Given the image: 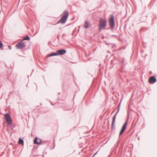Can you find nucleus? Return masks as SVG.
<instances>
[{
    "label": "nucleus",
    "mask_w": 157,
    "mask_h": 157,
    "mask_svg": "<svg viewBox=\"0 0 157 157\" xmlns=\"http://www.w3.org/2000/svg\"><path fill=\"white\" fill-rule=\"evenodd\" d=\"M68 16V12L65 11L63 15V16L60 20V23L62 24L64 23L67 21Z\"/></svg>",
    "instance_id": "f03ea898"
},
{
    "label": "nucleus",
    "mask_w": 157,
    "mask_h": 157,
    "mask_svg": "<svg viewBox=\"0 0 157 157\" xmlns=\"http://www.w3.org/2000/svg\"><path fill=\"white\" fill-rule=\"evenodd\" d=\"M57 55H58V54H57L56 53H52V54H50V55H49L48 56L50 57V56H57Z\"/></svg>",
    "instance_id": "ddd939ff"
},
{
    "label": "nucleus",
    "mask_w": 157,
    "mask_h": 157,
    "mask_svg": "<svg viewBox=\"0 0 157 157\" xmlns=\"http://www.w3.org/2000/svg\"><path fill=\"white\" fill-rule=\"evenodd\" d=\"M109 24L111 27L113 28L114 26V17L113 16L111 15L109 20Z\"/></svg>",
    "instance_id": "20e7f679"
},
{
    "label": "nucleus",
    "mask_w": 157,
    "mask_h": 157,
    "mask_svg": "<svg viewBox=\"0 0 157 157\" xmlns=\"http://www.w3.org/2000/svg\"><path fill=\"white\" fill-rule=\"evenodd\" d=\"M89 23L88 22H86L85 23L84 27L85 29H87L89 27Z\"/></svg>",
    "instance_id": "9b49d317"
},
{
    "label": "nucleus",
    "mask_w": 157,
    "mask_h": 157,
    "mask_svg": "<svg viewBox=\"0 0 157 157\" xmlns=\"http://www.w3.org/2000/svg\"><path fill=\"white\" fill-rule=\"evenodd\" d=\"M156 79L154 76L151 77L148 80V82L150 84H153L156 82Z\"/></svg>",
    "instance_id": "423d86ee"
},
{
    "label": "nucleus",
    "mask_w": 157,
    "mask_h": 157,
    "mask_svg": "<svg viewBox=\"0 0 157 157\" xmlns=\"http://www.w3.org/2000/svg\"><path fill=\"white\" fill-rule=\"evenodd\" d=\"M57 53L58 55H62L65 54L66 53V51L64 49H61L57 51Z\"/></svg>",
    "instance_id": "6e6552de"
},
{
    "label": "nucleus",
    "mask_w": 157,
    "mask_h": 157,
    "mask_svg": "<svg viewBox=\"0 0 157 157\" xmlns=\"http://www.w3.org/2000/svg\"><path fill=\"white\" fill-rule=\"evenodd\" d=\"M97 154V152L95 154H94V155L93 156H94V155H96V154Z\"/></svg>",
    "instance_id": "f3484780"
},
{
    "label": "nucleus",
    "mask_w": 157,
    "mask_h": 157,
    "mask_svg": "<svg viewBox=\"0 0 157 157\" xmlns=\"http://www.w3.org/2000/svg\"><path fill=\"white\" fill-rule=\"evenodd\" d=\"M5 119L8 124L9 125H11L12 123V121L10 115L8 113H6L5 114Z\"/></svg>",
    "instance_id": "7ed1b4c3"
},
{
    "label": "nucleus",
    "mask_w": 157,
    "mask_h": 157,
    "mask_svg": "<svg viewBox=\"0 0 157 157\" xmlns=\"http://www.w3.org/2000/svg\"><path fill=\"white\" fill-rule=\"evenodd\" d=\"M107 22L105 19L100 18L99 23V30L101 31L102 30L105 29L106 26Z\"/></svg>",
    "instance_id": "f257e3e1"
},
{
    "label": "nucleus",
    "mask_w": 157,
    "mask_h": 157,
    "mask_svg": "<svg viewBox=\"0 0 157 157\" xmlns=\"http://www.w3.org/2000/svg\"><path fill=\"white\" fill-rule=\"evenodd\" d=\"M30 38L28 36H26L23 39V40H29Z\"/></svg>",
    "instance_id": "4468645a"
},
{
    "label": "nucleus",
    "mask_w": 157,
    "mask_h": 157,
    "mask_svg": "<svg viewBox=\"0 0 157 157\" xmlns=\"http://www.w3.org/2000/svg\"><path fill=\"white\" fill-rule=\"evenodd\" d=\"M8 48H9V49L10 50L11 49V46H10V45H8Z\"/></svg>",
    "instance_id": "dca6fc26"
},
{
    "label": "nucleus",
    "mask_w": 157,
    "mask_h": 157,
    "mask_svg": "<svg viewBox=\"0 0 157 157\" xmlns=\"http://www.w3.org/2000/svg\"><path fill=\"white\" fill-rule=\"evenodd\" d=\"M127 124V121H126L123 126L122 129L120 133V135H121L124 132V130L126 128Z\"/></svg>",
    "instance_id": "0eeeda50"
},
{
    "label": "nucleus",
    "mask_w": 157,
    "mask_h": 157,
    "mask_svg": "<svg viewBox=\"0 0 157 157\" xmlns=\"http://www.w3.org/2000/svg\"><path fill=\"white\" fill-rule=\"evenodd\" d=\"M37 137H36L34 141V144H40V141H37Z\"/></svg>",
    "instance_id": "1a4fd4ad"
},
{
    "label": "nucleus",
    "mask_w": 157,
    "mask_h": 157,
    "mask_svg": "<svg viewBox=\"0 0 157 157\" xmlns=\"http://www.w3.org/2000/svg\"><path fill=\"white\" fill-rule=\"evenodd\" d=\"M3 44L0 41V48H1Z\"/></svg>",
    "instance_id": "2eb2a0df"
},
{
    "label": "nucleus",
    "mask_w": 157,
    "mask_h": 157,
    "mask_svg": "<svg viewBox=\"0 0 157 157\" xmlns=\"http://www.w3.org/2000/svg\"><path fill=\"white\" fill-rule=\"evenodd\" d=\"M18 143L19 144L23 145L24 144V141L21 138H19Z\"/></svg>",
    "instance_id": "9d476101"
},
{
    "label": "nucleus",
    "mask_w": 157,
    "mask_h": 157,
    "mask_svg": "<svg viewBox=\"0 0 157 157\" xmlns=\"http://www.w3.org/2000/svg\"><path fill=\"white\" fill-rule=\"evenodd\" d=\"M116 118V116L115 115H114V117H113V121H112V128H113V125L114 122L115 121Z\"/></svg>",
    "instance_id": "f8f14e48"
},
{
    "label": "nucleus",
    "mask_w": 157,
    "mask_h": 157,
    "mask_svg": "<svg viewBox=\"0 0 157 157\" xmlns=\"http://www.w3.org/2000/svg\"><path fill=\"white\" fill-rule=\"evenodd\" d=\"M25 46V43L22 42H21L16 45V47L17 48L21 49L24 48Z\"/></svg>",
    "instance_id": "39448f33"
}]
</instances>
